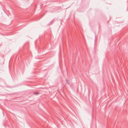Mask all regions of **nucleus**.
<instances>
[{"label":"nucleus","instance_id":"1","mask_svg":"<svg viewBox=\"0 0 128 128\" xmlns=\"http://www.w3.org/2000/svg\"><path fill=\"white\" fill-rule=\"evenodd\" d=\"M38 94V92H34V94Z\"/></svg>","mask_w":128,"mask_h":128},{"label":"nucleus","instance_id":"2","mask_svg":"<svg viewBox=\"0 0 128 128\" xmlns=\"http://www.w3.org/2000/svg\"><path fill=\"white\" fill-rule=\"evenodd\" d=\"M66 82L68 83V84H69V82L67 80H66Z\"/></svg>","mask_w":128,"mask_h":128}]
</instances>
